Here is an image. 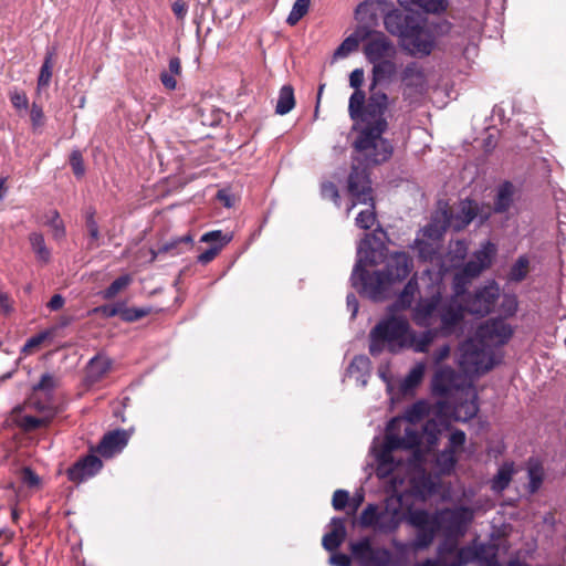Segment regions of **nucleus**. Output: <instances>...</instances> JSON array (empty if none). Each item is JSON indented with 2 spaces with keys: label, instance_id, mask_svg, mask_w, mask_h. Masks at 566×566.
<instances>
[{
  "label": "nucleus",
  "instance_id": "nucleus-26",
  "mask_svg": "<svg viewBox=\"0 0 566 566\" xmlns=\"http://www.w3.org/2000/svg\"><path fill=\"white\" fill-rule=\"evenodd\" d=\"M367 33L366 25H358L355 31L348 35L334 52V59H344L350 53L357 51L359 43L365 42Z\"/></svg>",
  "mask_w": 566,
  "mask_h": 566
},
{
  "label": "nucleus",
  "instance_id": "nucleus-53",
  "mask_svg": "<svg viewBox=\"0 0 566 566\" xmlns=\"http://www.w3.org/2000/svg\"><path fill=\"white\" fill-rule=\"evenodd\" d=\"M451 354V347L448 344H444L438 347L431 355L433 364L439 367L442 366V361L449 358Z\"/></svg>",
  "mask_w": 566,
  "mask_h": 566
},
{
  "label": "nucleus",
  "instance_id": "nucleus-30",
  "mask_svg": "<svg viewBox=\"0 0 566 566\" xmlns=\"http://www.w3.org/2000/svg\"><path fill=\"white\" fill-rule=\"evenodd\" d=\"M426 374V363L418 361L409 370L406 377L400 382V390L403 394L412 392L422 381Z\"/></svg>",
  "mask_w": 566,
  "mask_h": 566
},
{
  "label": "nucleus",
  "instance_id": "nucleus-29",
  "mask_svg": "<svg viewBox=\"0 0 566 566\" xmlns=\"http://www.w3.org/2000/svg\"><path fill=\"white\" fill-rule=\"evenodd\" d=\"M112 360L106 356H96L92 358L86 368L85 380L90 385H93L102 380L111 370Z\"/></svg>",
  "mask_w": 566,
  "mask_h": 566
},
{
  "label": "nucleus",
  "instance_id": "nucleus-45",
  "mask_svg": "<svg viewBox=\"0 0 566 566\" xmlns=\"http://www.w3.org/2000/svg\"><path fill=\"white\" fill-rule=\"evenodd\" d=\"M150 312L149 308L145 307H126L122 304V312L119 313V316L125 322H135L138 321L146 315H148Z\"/></svg>",
  "mask_w": 566,
  "mask_h": 566
},
{
  "label": "nucleus",
  "instance_id": "nucleus-44",
  "mask_svg": "<svg viewBox=\"0 0 566 566\" xmlns=\"http://www.w3.org/2000/svg\"><path fill=\"white\" fill-rule=\"evenodd\" d=\"M191 242H192V238L190 235H185V237L171 240L170 242L163 244L158 249L157 252L151 250L153 260L158 254H163V253H171L172 255L178 254L179 253V251L177 250L178 244H180V243H191Z\"/></svg>",
  "mask_w": 566,
  "mask_h": 566
},
{
  "label": "nucleus",
  "instance_id": "nucleus-35",
  "mask_svg": "<svg viewBox=\"0 0 566 566\" xmlns=\"http://www.w3.org/2000/svg\"><path fill=\"white\" fill-rule=\"evenodd\" d=\"M514 187L511 182H504L499 187L494 210L496 212L506 211L513 200Z\"/></svg>",
  "mask_w": 566,
  "mask_h": 566
},
{
  "label": "nucleus",
  "instance_id": "nucleus-58",
  "mask_svg": "<svg viewBox=\"0 0 566 566\" xmlns=\"http://www.w3.org/2000/svg\"><path fill=\"white\" fill-rule=\"evenodd\" d=\"M30 117L34 127H40L44 122L43 109L40 105L33 103L31 106Z\"/></svg>",
  "mask_w": 566,
  "mask_h": 566
},
{
  "label": "nucleus",
  "instance_id": "nucleus-11",
  "mask_svg": "<svg viewBox=\"0 0 566 566\" xmlns=\"http://www.w3.org/2000/svg\"><path fill=\"white\" fill-rule=\"evenodd\" d=\"M443 219L444 213L432 214L431 221L426 226L420 235L415 240V248L419 252V256L426 261H433L437 259L438 250L440 249V241L443 233Z\"/></svg>",
  "mask_w": 566,
  "mask_h": 566
},
{
  "label": "nucleus",
  "instance_id": "nucleus-3",
  "mask_svg": "<svg viewBox=\"0 0 566 566\" xmlns=\"http://www.w3.org/2000/svg\"><path fill=\"white\" fill-rule=\"evenodd\" d=\"M365 80L363 69H355L349 75V85L355 91L349 97L348 113L355 122V129L359 135L355 148L367 165L381 164L389 159L392 146L382 138L388 128L385 113L388 108L389 97L382 91H370L366 101L365 92L360 90Z\"/></svg>",
  "mask_w": 566,
  "mask_h": 566
},
{
  "label": "nucleus",
  "instance_id": "nucleus-25",
  "mask_svg": "<svg viewBox=\"0 0 566 566\" xmlns=\"http://www.w3.org/2000/svg\"><path fill=\"white\" fill-rule=\"evenodd\" d=\"M394 59L388 57L373 63L370 91L378 84L392 81L397 74V64Z\"/></svg>",
  "mask_w": 566,
  "mask_h": 566
},
{
  "label": "nucleus",
  "instance_id": "nucleus-31",
  "mask_svg": "<svg viewBox=\"0 0 566 566\" xmlns=\"http://www.w3.org/2000/svg\"><path fill=\"white\" fill-rule=\"evenodd\" d=\"M514 474V463L513 462H504L497 470L496 474L491 480V489L493 492L501 493L504 491L510 482L512 481Z\"/></svg>",
  "mask_w": 566,
  "mask_h": 566
},
{
  "label": "nucleus",
  "instance_id": "nucleus-38",
  "mask_svg": "<svg viewBox=\"0 0 566 566\" xmlns=\"http://www.w3.org/2000/svg\"><path fill=\"white\" fill-rule=\"evenodd\" d=\"M480 552L476 547L464 546L457 551L455 560L448 566H464L471 562H476L479 559Z\"/></svg>",
  "mask_w": 566,
  "mask_h": 566
},
{
  "label": "nucleus",
  "instance_id": "nucleus-55",
  "mask_svg": "<svg viewBox=\"0 0 566 566\" xmlns=\"http://www.w3.org/2000/svg\"><path fill=\"white\" fill-rule=\"evenodd\" d=\"M120 312H122V304L102 305V306L95 307L91 311V313L101 314L104 317H114L116 315H119Z\"/></svg>",
  "mask_w": 566,
  "mask_h": 566
},
{
  "label": "nucleus",
  "instance_id": "nucleus-50",
  "mask_svg": "<svg viewBox=\"0 0 566 566\" xmlns=\"http://www.w3.org/2000/svg\"><path fill=\"white\" fill-rule=\"evenodd\" d=\"M223 248V243L212 244L209 249L198 255V261L201 264H208L211 262Z\"/></svg>",
  "mask_w": 566,
  "mask_h": 566
},
{
  "label": "nucleus",
  "instance_id": "nucleus-5",
  "mask_svg": "<svg viewBox=\"0 0 566 566\" xmlns=\"http://www.w3.org/2000/svg\"><path fill=\"white\" fill-rule=\"evenodd\" d=\"M369 234L358 245L357 262L353 270L352 285L363 295L381 301L387 297L392 283L406 279L412 270V261L405 252H395L387 260L385 271L371 274L365 270L366 265L377 263L376 251L369 247Z\"/></svg>",
  "mask_w": 566,
  "mask_h": 566
},
{
  "label": "nucleus",
  "instance_id": "nucleus-63",
  "mask_svg": "<svg viewBox=\"0 0 566 566\" xmlns=\"http://www.w3.org/2000/svg\"><path fill=\"white\" fill-rule=\"evenodd\" d=\"M331 563L335 566H350V558L346 554L339 553L331 557Z\"/></svg>",
  "mask_w": 566,
  "mask_h": 566
},
{
  "label": "nucleus",
  "instance_id": "nucleus-27",
  "mask_svg": "<svg viewBox=\"0 0 566 566\" xmlns=\"http://www.w3.org/2000/svg\"><path fill=\"white\" fill-rule=\"evenodd\" d=\"M57 386V380L51 374L42 375L39 384L33 387V392L29 400H41L42 402H50V408L53 406V391Z\"/></svg>",
  "mask_w": 566,
  "mask_h": 566
},
{
  "label": "nucleus",
  "instance_id": "nucleus-6",
  "mask_svg": "<svg viewBox=\"0 0 566 566\" xmlns=\"http://www.w3.org/2000/svg\"><path fill=\"white\" fill-rule=\"evenodd\" d=\"M427 328L422 333H417L410 327L406 317L391 315L380 321L370 331L369 353L377 356L384 349H388L392 354L412 349L415 353L426 354L437 334H440L439 326L436 329Z\"/></svg>",
  "mask_w": 566,
  "mask_h": 566
},
{
  "label": "nucleus",
  "instance_id": "nucleus-10",
  "mask_svg": "<svg viewBox=\"0 0 566 566\" xmlns=\"http://www.w3.org/2000/svg\"><path fill=\"white\" fill-rule=\"evenodd\" d=\"M455 397L463 399V401L455 405L452 410L446 401H439L436 405L437 416L446 418L441 422L448 420L465 422L476 416L479 411L478 394L472 381H469L463 391Z\"/></svg>",
  "mask_w": 566,
  "mask_h": 566
},
{
  "label": "nucleus",
  "instance_id": "nucleus-28",
  "mask_svg": "<svg viewBox=\"0 0 566 566\" xmlns=\"http://www.w3.org/2000/svg\"><path fill=\"white\" fill-rule=\"evenodd\" d=\"M346 537V527L343 518H333L331 521V531L323 537V547L328 552L336 551Z\"/></svg>",
  "mask_w": 566,
  "mask_h": 566
},
{
  "label": "nucleus",
  "instance_id": "nucleus-61",
  "mask_svg": "<svg viewBox=\"0 0 566 566\" xmlns=\"http://www.w3.org/2000/svg\"><path fill=\"white\" fill-rule=\"evenodd\" d=\"M369 359L365 356H356L352 360L349 365V371L354 373L355 370H367L369 368Z\"/></svg>",
  "mask_w": 566,
  "mask_h": 566
},
{
  "label": "nucleus",
  "instance_id": "nucleus-20",
  "mask_svg": "<svg viewBox=\"0 0 566 566\" xmlns=\"http://www.w3.org/2000/svg\"><path fill=\"white\" fill-rule=\"evenodd\" d=\"M418 19L415 14H407L390 7L384 17V25L391 35L401 41Z\"/></svg>",
  "mask_w": 566,
  "mask_h": 566
},
{
  "label": "nucleus",
  "instance_id": "nucleus-40",
  "mask_svg": "<svg viewBox=\"0 0 566 566\" xmlns=\"http://www.w3.org/2000/svg\"><path fill=\"white\" fill-rule=\"evenodd\" d=\"M467 441V436L462 430L455 429L453 430L448 440V446L446 450L450 451L454 455H459V453L463 450Z\"/></svg>",
  "mask_w": 566,
  "mask_h": 566
},
{
  "label": "nucleus",
  "instance_id": "nucleus-54",
  "mask_svg": "<svg viewBox=\"0 0 566 566\" xmlns=\"http://www.w3.org/2000/svg\"><path fill=\"white\" fill-rule=\"evenodd\" d=\"M321 193L323 198L331 199L338 205L339 193L337 187L333 182L327 181L322 184Z\"/></svg>",
  "mask_w": 566,
  "mask_h": 566
},
{
  "label": "nucleus",
  "instance_id": "nucleus-2",
  "mask_svg": "<svg viewBox=\"0 0 566 566\" xmlns=\"http://www.w3.org/2000/svg\"><path fill=\"white\" fill-rule=\"evenodd\" d=\"M429 412V402H415L405 411L403 417L389 421L382 444L374 449L376 474L379 479H389L394 490L402 484L403 480L399 479L402 472L417 471L419 479L415 475L410 478L413 489L422 496L437 492V482L426 474L423 462L426 453L437 447L440 429L434 420L427 421L422 434L415 429V423Z\"/></svg>",
  "mask_w": 566,
  "mask_h": 566
},
{
  "label": "nucleus",
  "instance_id": "nucleus-24",
  "mask_svg": "<svg viewBox=\"0 0 566 566\" xmlns=\"http://www.w3.org/2000/svg\"><path fill=\"white\" fill-rule=\"evenodd\" d=\"M467 254L468 244L465 243V241L457 240L454 242H451L449 251L444 256L441 263V269L438 273L442 276L443 273L458 268H460V270L458 271L460 272L464 266L463 260L465 259ZM432 273L434 274L436 272Z\"/></svg>",
  "mask_w": 566,
  "mask_h": 566
},
{
  "label": "nucleus",
  "instance_id": "nucleus-47",
  "mask_svg": "<svg viewBox=\"0 0 566 566\" xmlns=\"http://www.w3.org/2000/svg\"><path fill=\"white\" fill-rule=\"evenodd\" d=\"M452 551H454V545L448 547L447 544H443L438 549V559H427L423 563H420L416 566H448V563L444 560V558L446 555L448 553H451Z\"/></svg>",
  "mask_w": 566,
  "mask_h": 566
},
{
  "label": "nucleus",
  "instance_id": "nucleus-1",
  "mask_svg": "<svg viewBox=\"0 0 566 566\" xmlns=\"http://www.w3.org/2000/svg\"><path fill=\"white\" fill-rule=\"evenodd\" d=\"M496 252V245L491 241L482 243L464 263L462 270L454 274L453 295L450 297H443L444 285L441 275L424 271L421 280L428 282V285L426 295L421 296L412 308L411 317L415 324L419 327H432L439 323L440 334L449 336L462 324L465 312L478 316L491 313L500 297V286L494 281L468 295L464 306L460 300L468 284L492 265Z\"/></svg>",
  "mask_w": 566,
  "mask_h": 566
},
{
  "label": "nucleus",
  "instance_id": "nucleus-18",
  "mask_svg": "<svg viewBox=\"0 0 566 566\" xmlns=\"http://www.w3.org/2000/svg\"><path fill=\"white\" fill-rule=\"evenodd\" d=\"M350 552L363 566H388L391 559V553L387 548L374 549L369 537L352 543Z\"/></svg>",
  "mask_w": 566,
  "mask_h": 566
},
{
  "label": "nucleus",
  "instance_id": "nucleus-34",
  "mask_svg": "<svg viewBox=\"0 0 566 566\" xmlns=\"http://www.w3.org/2000/svg\"><path fill=\"white\" fill-rule=\"evenodd\" d=\"M295 106L294 90L291 85H284L281 87L279 93L275 112L279 115H285L290 113Z\"/></svg>",
  "mask_w": 566,
  "mask_h": 566
},
{
  "label": "nucleus",
  "instance_id": "nucleus-23",
  "mask_svg": "<svg viewBox=\"0 0 566 566\" xmlns=\"http://www.w3.org/2000/svg\"><path fill=\"white\" fill-rule=\"evenodd\" d=\"M128 436L124 430L112 431L103 437L96 451L104 458L119 453L127 444Z\"/></svg>",
  "mask_w": 566,
  "mask_h": 566
},
{
  "label": "nucleus",
  "instance_id": "nucleus-37",
  "mask_svg": "<svg viewBox=\"0 0 566 566\" xmlns=\"http://www.w3.org/2000/svg\"><path fill=\"white\" fill-rule=\"evenodd\" d=\"M458 460L459 457L444 449L436 457V468L440 474H450Z\"/></svg>",
  "mask_w": 566,
  "mask_h": 566
},
{
  "label": "nucleus",
  "instance_id": "nucleus-39",
  "mask_svg": "<svg viewBox=\"0 0 566 566\" xmlns=\"http://www.w3.org/2000/svg\"><path fill=\"white\" fill-rule=\"evenodd\" d=\"M53 53L48 52L38 77V90L49 86L52 77Z\"/></svg>",
  "mask_w": 566,
  "mask_h": 566
},
{
  "label": "nucleus",
  "instance_id": "nucleus-43",
  "mask_svg": "<svg viewBox=\"0 0 566 566\" xmlns=\"http://www.w3.org/2000/svg\"><path fill=\"white\" fill-rule=\"evenodd\" d=\"M132 279L129 275H122L117 277L104 292L103 297L105 300H111L115 297L122 290L127 287Z\"/></svg>",
  "mask_w": 566,
  "mask_h": 566
},
{
  "label": "nucleus",
  "instance_id": "nucleus-41",
  "mask_svg": "<svg viewBox=\"0 0 566 566\" xmlns=\"http://www.w3.org/2000/svg\"><path fill=\"white\" fill-rule=\"evenodd\" d=\"M311 0H296L286 19L290 25H295L308 11Z\"/></svg>",
  "mask_w": 566,
  "mask_h": 566
},
{
  "label": "nucleus",
  "instance_id": "nucleus-48",
  "mask_svg": "<svg viewBox=\"0 0 566 566\" xmlns=\"http://www.w3.org/2000/svg\"><path fill=\"white\" fill-rule=\"evenodd\" d=\"M429 13H442L448 8L447 0H422L420 7Z\"/></svg>",
  "mask_w": 566,
  "mask_h": 566
},
{
  "label": "nucleus",
  "instance_id": "nucleus-7",
  "mask_svg": "<svg viewBox=\"0 0 566 566\" xmlns=\"http://www.w3.org/2000/svg\"><path fill=\"white\" fill-rule=\"evenodd\" d=\"M403 520L401 499L388 497L382 504H368L360 513L359 525L376 533L391 534Z\"/></svg>",
  "mask_w": 566,
  "mask_h": 566
},
{
  "label": "nucleus",
  "instance_id": "nucleus-51",
  "mask_svg": "<svg viewBox=\"0 0 566 566\" xmlns=\"http://www.w3.org/2000/svg\"><path fill=\"white\" fill-rule=\"evenodd\" d=\"M517 300L514 295H505L501 303V311L506 316H513L517 311Z\"/></svg>",
  "mask_w": 566,
  "mask_h": 566
},
{
  "label": "nucleus",
  "instance_id": "nucleus-21",
  "mask_svg": "<svg viewBox=\"0 0 566 566\" xmlns=\"http://www.w3.org/2000/svg\"><path fill=\"white\" fill-rule=\"evenodd\" d=\"M30 406L41 412V416H22L19 419V426L25 431H31L50 423L55 415V409L50 408V402H42L41 400H29Z\"/></svg>",
  "mask_w": 566,
  "mask_h": 566
},
{
  "label": "nucleus",
  "instance_id": "nucleus-14",
  "mask_svg": "<svg viewBox=\"0 0 566 566\" xmlns=\"http://www.w3.org/2000/svg\"><path fill=\"white\" fill-rule=\"evenodd\" d=\"M468 382L451 366H439L431 379V392L439 397H455L463 391Z\"/></svg>",
  "mask_w": 566,
  "mask_h": 566
},
{
  "label": "nucleus",
  "instance_id": "nucleus-15",
  "mask_svg": "<svg viewBox=\"0 0 566 566\" xmlns=\"http://www.w3.org/2000/svg\"><path fill=\"white\" fill-rule=\"evenodd\" d=\"M408 523L418 530L416 539L412 547L416 551L429 547L440 527L438 522L432 517V514L424 510L411 511L407 516Z\"/></svg>",
  "mask_w": 566,
  "mask_h": 566
},
{
  "label": "nucleus",
  "instance_id": "nucleus-60",
  "mask_svg": "<svg viewBox=\"0 0 566 566\" xmlns=\"http://www.w3.org/2000/svg\"><path fill=\"white\" fill-rule=\"evenodd\" d=\"M13 301L7 292L0 290V311L9 315L13 312Z\"/></svg>",
  "mask_w": 566,
  "mask_h": 566
},
{
  "label": "nucleus",
  "instance_id": "nucleus-52",
  "mask_svg": "<svg viewBox=\"0 0 566 566\" xmlns=\"http://www.w3.org/2000/svg\"><path fill=\"white\" fill-rule=\"evenodd\" d=\"M349 502V494L345 490H336L333 495V507L336 511H342Z\"/></svg>",
  "mask_w": 566,
  "mask_h": 566
},
{
  "label": "nucleus",
  "instance_id": "nucleus-16",
  "mask_svg": "<svg viewBox=\"0 0 566 566\" xmlns=\"http://www.w3.org/2000/svg\"><path fill=\"white\" fill-rule=\"evenodd\" d=\"M367 33L363 52L370 64L388 57H395L397 52L395 44L384 32L367 27Z\"/></svg>",
  "mask_w": 566,
  "mask_h": 566
},
{
  "label": "nucleus",
  "instance_id": "nucleus-4",
  "mask_svg": "<svg viewBox=\"0 0 566 566\" xmlns=\"http://www.w3.org/2000/svg\"><path fill=\"white\" fill-rule=\"evenodd\" d=\"M513 335L512 326L502 318L481 324L474 335L462 342L457 350V365L472 381L491 371L501 363L495 347L506 344Z\"/></svg>",
  "mask_w": 566,
  "mask_h": 566
},
{
  "label": "nucleus",
  "instance_id": "nucleus-12",
  "mask_svg": "<svg viewBox=\"0 0 566 566\" xmlns=\"http://www.w3.org/2000/svg\"><path fill=\"white\" fill-rule=\"evenodd\" d=\"M444 213L443 230L452 229L460 231L469 226L472 220L479 214V206L472 200H462L457 206L455 210H449L448 203L439 202V207L433 214Z\"/></svg>",
  "mask_w": 566,
  "mask_h": 566
},
{
  "label": "nucleus",
  "instance_id": "nucleus-49",
  "mask_svg": "<svg viewBox=\"0 0 566 566\" xmlns=\"http://www.w3.org/2000/svg\"><path fill=\"white\" fill-rule=\"evenodd\" d=\"M70 164L72 166L73 172L77 177H82L85 172L83 157L80 150H73L70 156Z\"/></svg>",
  "mask_w": 566,
  "mask_h": 566
},
{
  "label": "nucleus",
  "instance_id": "nucleus-22",
  "mask_svg": "<svg viewBox=\"0 0 566 566\" xmlns=\"http://www.w3.org/2000/svg\"><path fill=\"white\" fill-rule=\"evenodd\" d=\"M102 461L96 455H86L67 470L69 480L81 483L95 475L102 469Z\"/></svg>",
  "mask_w": 566,
  "mask_h": 566
},
{
  "label": "nucleus",
  "instance_id": "nucleus-13",
  "mask_svg": "<svg viewBox=\"0 0 566 566\" xmlns=\"http://www.w3.org/2000/svg\"><path fill=\"white\" fill-rule=\"evenodd\" d=\"M432 517L438 522L440 530L443 528L448 535L462 536L472 522L474 512L470 507L460 506L437 511Z\"/></svg>",
  "mask_w": 566,
  "mask_h": 566
},
{
  "label": "nucleus",
  "instance_id": "nucleus-9",
  "mask_svg": "<svg viewBox=\"0 0 566 566\" xmlns=\"http://www.w3.org/2000/svg\"><path fill=\"white\" fill-rule=\"evenodd\" d=\"M401 94L409 105L418 104L427 94L429 82L426 69L418 62L407 63L399 73Z\"/></svg>",
  "mask_w": 566,
  "mask_h": 566
},
{
  "label": "nucleus",
  "instance_id": "nucleus-57",
  "mask_svg": "<svg viewBox=\"0 0 566 566\" xmlns=\"http://www.w3.org/2000/svg\"><path fill=\"white\" fill-rule=\"evenodd\" d=\"M201 242L212 243V244L223 243V247H224L229 242V239H226L222 235V232L220 230H214V231L205 233L201 237Z\"/></svg>",
  "mask_w": 566,
  "mask_h": 566
},
{
  "label": "nucleus",
  "instance_id": "nucleus-62",
  "mask_svg": "<svg viewBox=\"0 0 566 566\" xmlns=\"http://www.w3.org/2000/svg\"><path fill=\"white\" fill-rule=\"evenodd\" d=\"M187 6L184 1L181 0H178V1H175L174 4H172V12L175 13V15L182 20L186 14H187Z\"/></svg>",
  "mask_w": 566,
  "mask_h": 566
},
{
  "label": "nucleus",
  "instance_id": "nucleus-32",
  "mask_svg": "<svg viewBox=\"0 0 566 566\" xmlns=\"http://www.w3.org/2000/svg\"><path fill=\"white\" fill-rule=\"evenodd\" d=\"M29 242L36 260L42 264H48L51 261V250L46 247L43 234L31 232Z\"/></svg>",
  "mask_w": 566,
  "mask_h": 566
},
{
  "label": "nucleus",
  "instance_id": "nucleus-46",
  "mask_svg": "<svg viewBox=\"0 0 566 566\" xmlns=\"http://www.w3.org/2000/svg\"><path fill=\"white\" fill-rule=\"evenodd\" d=\"M49 332H41L30 337L22 347V353L25 355L34 353V350L41 346V344L49 337Z\"/></svg>",
  "mask_w": 566,
  "mask_h": 566
},
{
  "label": "nucleus",
  "instance_id": "nucleus-36",
  "mask_svg": "<svg viewBox=\"0 0 566 566\" xmlns=\"http://www.w3.org/2000/svg\"><path fill=\"white\" fill-rule=\"evenodd\" d=\"M44 223L51 229L53 239L61 240L65 237L66 230L64 222L57 210H50L45 214Z\"/></svg>",
  "mask_w": 566,
  "mask_h": 566
},
{
  "label": "nucleus",
  "instance_id": "nucleus-8",
  "mask_svg": "<svg viewBox=\"0 0 566 566\" xmlns=\"http://www.w3.org/2000/svg\"><path fill=\"white\" fill-rule=\"evenodd\" d=\"M348 192L353 198V202L347 212L358 203L369 205V208L360 211L356 218V226L368 230L376 222L373 189L368 174L365 169L354 166L348 177Z\"/></svg>",
  "mask_w": 566,
  "mask_h": 566
},
{
  "label": "nucleus",
  "instance_id": "nucleus-64",
  "mask_svg": "<svg viewBox=\"0 0 566 566\" xmlns=\"http://www.w3.org/2000/svg\"><path fill=\"white\" fill-rule=\"evenodd\" d=\"M160 81H161L163 85L168 90H175L177 86V81L175 78V75L169 74L168 72L161 73Z\"/></svg>",
  "mask_w": 566,
  "mask_h": 566
},
{
  "label": "nucleus",
  "instance_id": "nucleus-42",
  "mask_svg": "<svg viewBox=\"0 0 566 566\" xmlns=\"http://www.w3.org/2000/svg\"><path fill=\"white\" fill-rule=\"evenodd\" d=\"M528 264H530V261H528L527 256H525V255L520 256L517 259V261L511 268V271L509 274L510 280L515 281V282H520V281L524 280L528 272Z\"/></svg>",
  "mask_w": 566,
  "mask_h": 566
},
{
  "label": "nucleus",
  "instance_id": "nucleus-56",
  "mask_svg": "<svg viewBox=\"0 0 566 566\" xmlns=\"http://www.w3.org/2000/svg\"><path fill=\"white\" fill-rule=\"evenodd\" d=\"M10 101L17 109H27L29 106V101L27 95L23 92L13 91L10 93Z\"/></svg>",
  "mask_w": 566,
  "mask_h": 566
},
{
  "label": "nucleus",
  "instance_id": "nucleus-19",
  "mask_svg": "<svg viewBox=\"0 0 566 566\" xmlns=\"http://www.w3.org/2000/svg\"><path fill=\"white\" fill-rule=\"evenodd\" d=\"M392 3L387 0H367L357 7L356 19L361 23L360 25L373 29L378 24L380 18L384 19Z\"/></svg>",
  "mask_w": 566,
  "mask_h": 566
},
{
  "label": "nucleus",
  "instance_id": "nucleus-33",
  "mask_svg": "<svg viewBox=\"0 0 566 566\" xmlns=\"http://www.w3.org/2000/svg\"><path fill=\"white\" fill-rule=\"evenodd\" d=\"M418 283L415 277L410 279L402 292L399 294L396 303L392 305V311L407 310L411 306L415 301V296L418 293Z\"/></svg>",
  "mask_w": 566,
  "mask_h": 566
},
{
  "label": "nucleus",
  "instance_id": "nucleus-59",
  "mask_svg": "<svg viewBox=\"0 0 566 566\" xmlns=\"http://www.w3.org/2000/svg\"><path fill=\"white\" fill-rule=\"evenodd\" d=\"M86 227L92 240L96 241L99 237L98 226L94 218V211L86 214Z\"/></svg>",
  "mask_w": 566,
  "mask_h": 566
},
{
  "label": "nucleus",
  "instance_id": "nucleus-17",
  "mask_svg": "<svg viewBox=\"0 0 566 566\" xmlns=\"http://www.w3.org/2000/svg\"><path fill=\"white\" fill-rule=\"evenodd\" d=\"M400 42L401 45L415 56H427L432 52L434 46L432 34L424 29L419 19Z\"/></svg>",
  "mask_w": 566,
  "mask_h": 566
}]
</instances>
